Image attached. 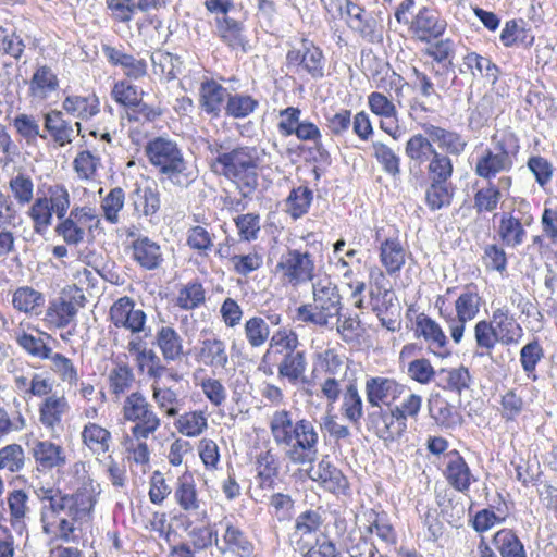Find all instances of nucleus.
I'll list each match as a JSON object with an SVG mask.
<instances>
[{
	"instance_id": "obj_1",
	"label": "nucleus",
	"mask_w": 557,
	"mask_h": 557,
	"mask_svg": "<svg viewBox=\"0 0 557 557\" xmlns=\"http://www.w3.org/2000/svg\"><path fill=\"white\" fill-rule=\"evenodd\" d=\"M273 442L293 465L304 466L317 460L320 430L313 420L296 418L287 409H276L269 419Z\"/></svg>"
},
{
	"instance_id": "obj_2",
	"label": "nucleus",
	"mask_w": 557,
	"mask_h": 557,
	"mask_svg": "<svg viewBox=\"0 0 557 557\" xmlns=\"http://www.w3.org/2000/svg\"><path fill=\"white\" fill-rule=\"evenodd\" d=\"M211 170L232 182L243 198H250L259 185L261 157L253 146L228 147L214 143L208 147Z\"/></svg>"
},
{
	"instance_id": "obj_3",
	"label": "nucleus",
	"mask_w": 557,
	"mask_h": 557,
	"mask_svg": "<svg viewBox=\"0 0 557 557\" xmlns=\"http://www.w3.org/2000/svg\"><path fill=\"white\" fill-rule=\"evenodd\" d=\"M99 486L84 483L74 493V498L59 506L60 509L41 511L40 521L45 534L55 540L70 542L74 539L75 523L89 522L97 504Z\"/></svg>"
},
{
	"instance_id": "obj_4",
	"label": "nucleus",
	"mask_w": 557,
	"mask_h": 557,
	"mask_svg": "<svg viewBox=\"0 0 557 557\" xmlns=\"http://www.w3.org/2000/svg\"><path fill=\"white\" fill-rule=\"evenodd\" d=\"M145 153L161 180L173 186L188 188L199 175L195 162L187 160L178 144L169 137L158 136L145 146Z\"/></svg>"
},
{
	"instance_id": "obj_5",
	"label": "nucleus",
	"mask_w": 557,
	"mask_h": 557,
	"mask_svg": "<svg viewBox=\"0 0 557 557\" xmlns=\"http://www.w3.org/2000/svg\"><path fill=\"white\" fill-rule=\"evenodd\" d=\"M519 150V139L513 133L494 134L491 146L476 157L475 175L492 182L498 174L510 172Z\"/></svg>"
},
{
	"instance_id": "obj_6",
	"label": "nucleus",
	"mask_w": 557,
	"mask_h": 557,
	"mask_svg": "<svg viewBox=\"0 0 557 557\" xmlns=\"http://www.w3.org/2000/svg\"><path fill=\"white\" fill-rule=\"evenodd\" d=\"M312 294L313 304L298 307L296 319L307 324L327 327L343 308L338 287L330 277H319L312 283Z\"/></svg>"
},
{
	"instance_id": "obj_7",
	"label": "nucleus",
	"mask_w": 557,
	"mask_h": 557,
	"mask_svg": "<svg viewBox=\"0 0 557 557\" xmlns=\"http://www.w3.org/2000/svg\"><path fill=\"white\" fill-rule=\"evenodd\" d=\"M438 314L445 322L451 339L459 344L463 338L466 323L476 318L480 312L481 297L478 292L467 287L455 300V310L449 308L444 296L435 301Z\"/></svg>"
},
{
	"instance_id": "obj_8",
	"label": "nucleus",
	"mask_w": 557,
	"mask_h": 557,
	"mask_svg": "<svg viewBox=\"0 0 557 557\" xmlns=\"http://www.w3.org/2000/svg\"><path fill=\"white\" fill-rule=\"evenodd\" d=\"M121 413L124 421L133 423L131 431L156 433L161 426V419L152 404L140 392H133L125 397Z\"/></svg>"
},
{
	"instance_id": "obj_9",
	"label": "nucleus",
	"mask_w": 557,
	"mask_h": 557,
	"mask_svg": "<svg viewBox=\"0 0 557 557\" xmlns=\"http://www.w3.org/2000/svg\"><path fill=\"white\" fill-rule=\"evenodd\" d=\"M534 221L530 212V205L521 201L510 212H504L499 220L498 236L507 247L516 248L524 242L527 227Z\"/></svg>"
},
{
	"instance_id": "obj_10",
	"label": "nucleus",
	"mask_w": 557,
	"mask_h": 557,
	"mask_svg": "<svg viewBox=\"0 0 557 557\" xmlns=\"http://www.w3.org/2000/svg\"><path fill=\"white\" fill-rule=\"evenodd\" d=\"M367 428L384 442H394L407 431V423L392 406L373 408L367 416Z\"/></svg>"
},
{
	"instance_id": "obj_11",
	"label": "nucleus",
	"mask_w": 557,
	"mask_h": 557,
	"mask_svg": "<svg viewBox=\"0 0 557 557\" xmlns=\"http://www.w3.org/2000/svg\"><path fill=\"white\" fill-rule=\"evenodd\" d=\"M408 391V386L388 376H370L364 384L367 403L372 408L392 406Z\"/></svg>"
},
{
	"instance_id": "obj_12",
	"label": "nucleus",
	"mask_w": 557,
	"mask_h": 557,
	"mask_svg": "<svg viewBox=\"0 0 557 557\" xmlns=\"http://www.w3.org/2000/svg\"><path fill=\"white\" fill-rule=\"evenodd\" d=\"M276 269L288 284L297 286L313 278L314 261L309 252L294 249L282 256Z\"/></svg>"
},
{
	"instance_id": "obj_13",
	"label": "nucleus",
	"mask_w": 557,
	"mask_h": 557,
	"mask_svg": "<svg viewBox=\"0 0 557 557\" xmlns=\"http://www.w3.org/2000/svg\"><path fill=\"white\" fill-rule=\"evenodd\" d=\"M455 79L456 76L453 78L451 83L448 84L446 71L436 69L432 62H425L423 70L412 67V88L425 99L432 97L441 99L438 90L447 91Z\"/></svg>"
},
{
	"instance_id": "obj_14",
	"label": "nucleus",
	"mask_w": 557,
	"mask_h": 557,
	"mask_svg": "<svg viewBox=\"0 0 557 557\" xmlns=\"http://www.w3.org/2000/svg\"><path fill=\"white\" fill-rule=\"evenodd\" d=\"M109 317L114 326L125 329L133 335L145 332L147 315L141 309L135 308V301L128 296L113 302Z\"/></svg>"
},
{
	"instance_id": "obj_15",
	"label": "nucleus",
	"mask_w": 557,
	"mask_h": 557,
	"mask_svg": "<svg viewBox=\"0 0 557 557\" xmlns=\"http://www.w3.org/2000/svg\"><path fill=\"white\" fill-rule=\"evenodd\" d=\"M29 454L34 458L36 469L41 472L60 470L67 463L65 448L50 440H34L29 444Z\"/></svg>"
},
{
	"instance_id": "obj_16",
	"label": "nucleus",
	"mask_w": 557,
	"mask_h": 557,
	"mask_svg": "<svg viewBox=\"0 0 557 557\" xmlns=\"http://www.w3.org/2000/svg\"><path fill=\"white\" fill-rule=\"evenodd\" d=\"M288 66H296L298 71H305L313 78L324 75V57L320 48L304 39L301 47L289 50L286 55Z\"/></svg>"
},
{
	"instance_id": "obj_17",
	"label": "nucleus",
	"mask_w": 557,
	"mask_h": 557,
	"mask_svg": "<svg viewBox=\"0 0 557 557\" xmlns=\"http://www.w3.org/2000/svg\"><path fill=\"white\" fill-rule=\"evenodd\" d=\"M42 119L44 129L59 147L72 144L75 136L82 131V123L79 121L72 123L65 120L62 110H50L44 113Z\"/></svg>"
},
{
	"instance_id": "obj_18",
	"label": "nucleus",
	"mask_w": 557,
	"mask_h": 557,
	"mask_svg": "<svg viewBox=\"0 0 557 557\" xmlns=\"http://www.w3.org/2000/svg\"><path fill=\"white\" fill-rule=\"evenodd\" d=\"M308 476L329 492L335 494H346L349 484L346 476L337 469L330 460L329 457H323L318 465L309 463Z\"/></svg>"
},
{
	"instance_id": "obj_19",
	"label": "nucleus",
	"mask_w": 557,
	"mask_h": 557,
	"mask_svg": "<svg viewBox=\"0 0 557 557\" xmlns=\"http://www.w3.org/2000/svg\"><path fill=\"white\" fill-rule=\"evenodd\" d=\"M422 129L424 134L437 145V148L442 150L441 152L450 158L461 156L467 149V137L456 131L431 123L423 124Z\"/></svg>"
},
{
	"instance_id": "obj_20",
	"label": "nucleus",
	"mask_w": 557,
	"mask_h": 557,
	"mask_svg": "<svg viewBox=\"0 0 557 557\" xmlns=\"http://www.w3.org/2000/svg\"><path fill=\"white\" fill-rule=\"evenodd\" d=\"M384 228L376 230L375 240L380 242V261L386 273L394 275L398 273L406 262V250L398 237L388 236L383 238Z\"/></svg>"
},
{
	"instance_id": "obj_21",
	"label": "nucleus",
	"mask_w": 557,
	"mask_h": 557,
	"mask_svg": "<svg viewBox=\"0 0 557 557\" xmlns=\"http://www.w3.org/2000/svg\"><path fill=\"white\" fill-rule=\"evenodd\" d=\"M57 73L48 64L37 63L28 82V96L34 101H45L59 89Z\"/></svg>"
},
{
	"instance_id": "obj_22",
	"label": "nucleus",
	"mask_w": 557,
	"mask_h": 557,
	"mask_svg": "<svg viewBox=\"0 0 557 557\" xmlns=\"http://www.w3.org/2000/svg\"><path fill=\"white\" fill-rule=\"evenodd\" d=\"M370 301L373 312L381 324L388 331L395 332L399 329L398 317L400 307L393 290H384L382 294L370 293Z\"/></svg>"
},
{
	"instance_id": "obj_23",
	"label": "nucleus",
	"mask_w": 557,
	"mask_h": 557,
	"mask_svg": "<svg viewBox=\"0 0 557 557\" xmlns=\"http://www.w3.org/2000/svg\"><path fill=\"white\" fill-rule=\"evenodd\" d=\"M444 476L448 484L460 493H467L474 481L473 474L457 450L449 451L446 456Z\"/></svg>"
},
{
	"instance_id": "obj_24",
	"label": "nucleus",
	"mask_w": 557,
	"mask_h": 557,
	"mask_svg": "<svg viewBox=\"0 0 557 557\" xmlns=\"http://www.w3.org/2000/svg\"><path fill=\"white\" fill-rule=\"evenodd\" d=\"M129 200L137 218L150 219L161 207V193L156 184L139 186L129 195Z\"/></svg>"
},
{
	"instance_id": "obj_25",
	"label": "nucleus",
	"mask_w": 557,
	"mask_h": 557,
	"mask_svg": "<svg viewBox=\"0 0 557 557\" xmlns=\"http://www.w3.org/2000/svg\"><path fill=\"white\" fill-rule=\"evenodd\" d=\"M132 259L145 270L158 269L163 262L160 245L148 236L139 235L131 246Z\"/></svg>"
},
{
	"instance_id": "obj_26",
	"label": "nucleus",
	"mask_w": 557,
	"mask_h": 557,
	"mask_svg": "<svg viewBox=\"0 0 557 557\" xmlns=\"http://www.w3.org/2000/svg\"><path fill=\"white\" fill-rule=\"evenodd\" d=\"M488 322L500 337L503 345L517 344L522 336L521 326L506 305L495 308Z\"/></svg>"
},
{
	"instance_id": "obj_27",
	"label": "nucleus",
	"mask_w": 557,
	"mask_h": 557,
	"mask_svg": "<svg viewBox=\"0 0 557 557\" xmlns=\"http://www.w3.org/2000/svg\"><path fill=\"white\" fill-rule=\"evenodd\" d=\"M446 28V22L434 10L421 9L411 22V32L421 41L430 42L440 37Z\"/></svg>"
},
{
	"instance_id": "obj_28",
	"label": "nucleus",
	"mask_w": 557,
	"mask_h": 557,
	"mask_svg": "<svg viewBox=\"0 0 557 557\" xmlns=\"http://www.w3.org/2000/svg\"><path fill=\"white\" fill-rule=\"evenodd\" d=\"M5 504L9 510L10 528L22 534L26 530V519L30 512L29 496L22 488H14L7 494Z\"/></svg>"
},
{
	"instance_id": "obj_29",
	"label": "nucleus",
	"mask_w": 557,
	"mask_h": 557,
	"mask_svg": "<svg viewBox=\"0 0 557 557\" xmlns=\"http://www.w3.org/2000/svg\"><path fill=\"white\" fill-rule=\"evenodd\" d=\"M62 111L74 119L89 121L100 112V101L95 94L67 95L61 103Z\"/></svg>"
},
{
	"instance_id": "obj_30",
	"label": "nucleus",
	"mask_w": 557,
	"mask_h": 557,
	"mask_svg": "<svg viewBox=\"0 0 557 557\" xmlns=\"http://www.w3.org/2000/svg\"><path fill=\"white\" fill-rule=\"evenodd\" d=\"M79 307H83V304H79ZM77 311V302L72 298L61 296L50 301L44 321L49 327L63 329L74 320Z\"/></svg>"
},
{
	"instance_id": "obj_31",
	"label": "nucleus",
	"mask_w": 557,
	"mask_h": 557,
	"mask_svg": "<svg viewBox=\"0 0 557 557\" xmlns=\"http://www.w3.org/2000/svg\"><path fill=\"white\" fill-rule=\"evenodd\" d=\"M103 52L108 61L120 66L125 76L131 79H140L147 74V62L145 59L136 58L115 47L106 46Z\"/></svg>"
},
{
	"instance_id": "obj_32",
	"label": "nucleus",
	"mask_w": 557,
	"mask_h": 557,
	"mask_svg": "<svg viewBox=\"0 0 557 557\" xmlns=\"http://www.w3.org/2000/svg\"><path fill=\"white\" fill-rule=\"evenodd\" d=\"M224 525V533L222 540H219L218 549L222 554L228 552H237L244 555H251L253 550L252 543L246 537L245 533L236 527L228 517H224L220 521Z\"/></svg>"
},
{
	"instance_id": "obj_33",
	"label": "nucleus",
	"mask_w": 557,
	"mask_h": 557,
	"mask_svg": "<svg viewBox=\"0 0 557 557\" xmlns=\"http://www.w3.org/2000/svg\"><path fill=\"white\" fill-rule=\"evenodd\" d=\"M153 345L159 348L163 360L166 362L178 361L184 355L183 338L177 331L170 325H162L157 330Z\"/></svg>"
},
{
	"instance_id": "obj_34",
	"label": "nucleus",
	"mask_w": 557,
	"mask_h": 557,
	"mask_svg": "<svg viewBox=\"0 0 557 557\" xmlns=\"http://www.w3.org/2000/svg\"><path fill=\"white\" fill-rule=\"evenodd\" d=\"M215 28L219 38L232 50L247 51L248 40L244 34L243 23L230 16H221L215 18Z\"/></svg>"
},
{
	"instance_id": "obj_35",
	"label": "nucleus",
	"mask_w": 557,
	"mask_h": 557,
	"mask_svg": "<svg viewBox=\"0 0 557 557\" xmlns=\"http://www.w3.org/2000/svg\"><path fill=\"white\" fill-rule=\"evenodd\" d=\"M307 364L305 351L297 349L280 358L277 374L293 385L305 383Z\"/></svg>"
},
{
	"instance_id": "obj_36",
	"label": "nucleus",
	"mask_w": 557,
	"mask_h": 557,
	"mask_svg": "<svg viewBox=\"0 0 557 557\" xmlns=\"http://www.w3.org/2000/svg\"><path fill=\"white\" fill-rule=\"evenodd\" d=\"M199 96V104L202 111L211 117H218L230 94L226 88L215 81H206L201 83Z\"/></svg>"
},
{
	"instance_id": "obj_37",
	"label": "nucleus",
	"mask_w": 557,
	"mask_h": 557,
	"mask_svg": "<svg viewBox=\"0 0 557 557\" xmlns=\"http://www.w3.org/2000/svg\"><path fill=\"white\" fill-rule=\"evenodd\" d=\"M81 440L83 445L95 455L109 453L113 442L111 432L96 422H87L83 426Z\"/></svg>"
},
{
	"instance_id": "obj_38",
	"label": "nucleus",
	"mask_w": 557,
	"mask_h": 557,
	"mask_svg": "<svg viewBox=\"0 0 557 557\" xmlns=\"http://www.w3.org/2000/svg\"><path fill=\"white\" fill-rule=\"evenodd\" d=\"M198 361L212 369H225L228 363V354L224 341L212 337L200 342Z\"/></svg>"
},
{
	"instance_id": "obj_39",
	"label": "nucleus",
	"mask_w": 557,
	"mask_h": 557,
	"mask_svg": "<svg viewBox=\"0 0 557 557\" xmlns=\"http://www.w3.org/2000/svg\"><path fill=\"white\" fill-rule=\"evenodd\" d=\"M300 346L298 335L295 331L282 327L273 333L269 342L263 360H277L289 352L297 350Z\"/></svg>"
},
{
	"instance_id": "obj_40",
	"label": "nucleus",
	"mask_w": 557,
	"mask_h": 557,
	"mask_svg": "<svg viewBox=\"0 0 557 557\" xmlns=\"http://www.w3.org/2000/svg\"><path fill=\"white\" fill-rule=\"evenodd\" d=\"M46 198L47 205L58 219H63L71 207V197L67 187L62 183L42 184L37 191Z\"/></svg>"
},
{
	"instance_id": "obj_41",
	"label": "nucleus",
	"mask_w": 557,
	"mask_h": 557,
	"mask_svg": "<svg viewBox=\"0 0 557 557\" xmlns=\"http://www.w3.org/2000/svg\"><path fill=\"white\" fill-rule=\"evenodd\" d=\"M256 479L259 487L272 490L280 472V462L277 456L272 449L260 451L256 457Z\"/></svg>"
},
{
	"instance_id": "obj_42",
	"label": "nucleus",
	"mask_w": 557,
	"mask_h": 557,
	"mask_svg": "<svg viewBox=\"0 0 557 557\" xmlns=\"http://www.w3.org/2000/svg\"><path fill=\"white\" fill-rule=\"evenodd\" d=\"M471 374L468 368L459 366L456 368L441 369L438 372L437 385L444 389L461 395L470 388Z\"/></svg>"
},
{
	"instance_id": "obj_43",
	"label": "nucleus",
	"mask_w": 557,
	"mask_h": 557,
	"mask_svg": "<svg viewBox=\"0 0 557 557\" xmlns=\"http://www.w3.org/2000/svg\"><path fill=\"white\" fill-rule=\"evenodd\" d=\"M154 433L129 431L123 440V446L128 454V459L137 465L148 466L150 461V449L148 438Z\"/></svg>"
},
{
	"instance_id": "obj_44",
	"label": "nucleus",
	"mask_w": 557,
	"mask_h": 557,
	"mask_svg": "<svg viewBox=\"0 0 557 557\" xmlns=\"http://www.w3.org/2000/svg\"><path fill=\"white\" fill-rule=\"evenodd\" d=\"M429 412L435 422L444 428H453L461 422V416L444 397L436 394L429 399Z\"/></svg>"
},
{
	"instance_id": "obj_45",
	"label": "nucleus",
	"mask_w": 557,
	"mask_h": 557,
	"mask_svg": "<svg viewBox=\"0 0 557 557\" xmlns=\"http://www.w3.org/2000/svg\"><path fill=\"white\" fill-rule=\"evenodd\" d=\"M152 71L160 78L169 82L181 73L182 61L178 55L158 50L150 55Z\"/></svg>"
},
{
	"instance_id": "obj_46",
	"label": "nucleus",
	"mask_w": 557,
	"mask_h": 557,
	"mask_svg": "<svg viewBox=\"0 0 557 557\" xmlns=\"http://www.w3.org/2000/svg\"><path fill=\"white\" fill-rule=\"evenodd\" d=\"M499 40L507 48L513 46L530 47L533 45L534 36L525 28L523 20H510L505 23Z\"/></svg>"
},
{
	"instance_id": "obj_47",
	"label": "nucleus",
	"mask_w": 557,
	"mask_h": 557,
	"mask_svg": "<svg viewBox=\"0 0 557 557\" xmlns=\"http://www.w3.org/2000/svg\"><path fill=\"white\" fill-rule=\"evenodd\" d=\"M69 409L63 396L52 395L45 399L39 409V420L47 429L53 430L62 421L63 414Z\"/></svg>"
},
{
	"instance_id": "obj_48",
	"label": "nucleus",
	"mask_w": 557,
	"mask_h": 557,
	"mask_svg": "<svg viewBox=\"0 0 557 557\" xmlns=\"http://www.w3.org/2000/svg\"><path fill=\"white\" fill-rule=\"evenodd\" d=\"M343 544L350 557H389L381 554L375 544L361 531L350 532Z\"/></svg>"
},
{
	"instance_id": "obj_49",
	"label": "nucleus",
	"mask_w": 557,
	"mask_h": 557,
	"mask_svg": "<svg viewBox=\"0 0 557 557\" xmlns=\"http://www.w3.org/2000/svg\"><path fill=\"white\" fill-rule=\"evenodd\" d=\"M492 542L500 557H527L522 542L511 529L497 531Z\"/></svg>"
},
{
	"instance_id": "obj_50",
	"label": "nucleus",
	"mask_w": 557,
	"mask_h": 557,
	"mask_svg": "<svg viewBox=\"0 0 557 557\" xmlns=\"http://www.w3.org/2000/svg\"><path fill=\"white\" fill-rule=\"evenodd\" d=\"M135 381L133 369L123 361L114 362L108 374L109 391L115 397L127 393Z\"/></svg>"
},
{
	"instance_id": "obj_51",
	"label": "nucleus",
	"mask_w": 557,
	"mask_h": 557,
	"mask_svg": "<svg viewBox=\"0 0 557 557\" xmlns=\"http://www.w3.org/2000/svg\"><path fill=\"white\" fill-rule=\"evenodd\" d=\"M341 410L344 417L354 424L359 423L363 417V401L355 380H349L345 385Z\"/></svg>"
},
{
	"instance_id": "obj_52",
	"label": "nucleus",
	"mask_w": 557,
	"mask_h": 557,
	"mask_svg": "<svg viewBox=\"0 0 557 557\" xmlns=\"http://www.w3.org/2000/svg\"><path fill=\"white\" fill-rule=\"evenodd\" d=\"M174 498L180 507L188 512H196L201 507V500L198 498L196 485L190 475L178 479Z\"/></svg>"
},
{
	"instance_id": "obj_53",
	"label": "nucleus",
	"mask_w": 557,
	"mask_h": 557,
	"mask_svg": "<svg viewBox=\"0 0 557 557\" xmlns=\"http://www.w3.org/2000/svg\"><path fill=\"white\" fill-rule=\"evenodd\" d=\"M433 144L425 134H414L407 140L405 153L410 161L420 165L429 161L434 152L437 151Z\"/></svg>"
},
{
	"instance_id": "obj_54",
	"label": "nucleus",
	"mask_w": 557,
	"mask_h": 557,
	"mask_svg": "<svg viewBox=\"0 0 557 557\" xmlns=\"http://www.w3.org/2000/svg\"><path fill=\"white\" fill-rule=\"evenodd\" d=\"M53 214V211L47 205L46 198H41L39 195H37L26 212V215L32 221L34 232L39 235H44L52 225Z\"/></svg>"
},
{
	"instance_id": "obj_55",
	"label": "nucleus",
	"mask_w": 557,
	"mask_h": 557,
	"mask_svg": "<svg viewBox=\"0 0 557 557\" xmlns=\"http://www.w3.org/2000/svg\"><path fill=\"white\" fill-rule=\"evenodd\" d=\"M454 196V187L450 182H430L425 189V203L432 211L450 206Z\"/></svg>"
},
{
	"instance_id": "obj_56",
	"label": "nucleus",
	"mask_w": 557,
	"mask_h": 557,
	"mask_svg": "<svg viewBox=\"0 0 557 557\" xmlns=\"http://www.w3.org/2000/svg\"><path fill=\"white\" fill-rule=\"evenodd\" d=\"M474 339L479 357L491 356L497 343H500V337L495 332L494 327L487 320H480L474 325Z\"/></svg>"
},
{
	"instance_id": "obj_57",
	"label": "nucleus",
	"mask_w": 557,
	"mask_h": 557,
	"mask_svg": "<svg viewBox=\"0 0 557 557\" xmlns=\"http://www.w3.org/2000/svg\"><path fill=\"white\" fill-rule=\"evenodd\" d=\"M206 300V290L202 284L195 280L183 285L176 295L175 306L183 310H194Z\"/></svg>"
},
{
	"instance_id": "obj_58",
	"label": "nucleus",
	"mask_w": 557,
	"mask_h": 557,
	"mask_svg": "<svg viewBox=\"0 0 557 557\" xmlns=\"http://www.w3.org/2000/svg\"><path fill=\"white\" fill-rule=\"evenodd\" d=\"M417 331L433 348L444 349L448 343L441 325L424 313L417 317Z\"/></svg>"
},
{
	"instance_id": "obj_59",
	"label": "nucleus",
	"mask_w": 557,
	"mask_h": 557,
	"mask_svg": "<svg viewBox=\"0 0 557 557\" xmlns=\"http://www.w3.org/2000/svg\"><path fill=\"white\" fill-rule=\"evenodd\" d=\"M463 64L471 72L473 77L478 75L487 78L491 83H496L499 75L498 66L491 59L470 52L465 55Z\"/></svg>"
},
{
	"instance_id": "obj_60",
	"label": "nucleus",
	"mask_w": 557,
	"mask_h": 557,
	"mask_svg": "<svg viewBox=\"0 0 557 557\" xmlns=\"http://www.w3.org/2000/svg\"><path fill=\"white\" fill-rule=\"evenodd\" d=\"M151 391L152 399L161 411L170 418L178 414L182 399L174 389L166 386H160L159 383H152Z\"/></svg>"
},
{
	"instance_id": "obj_61",
	"label": "nucleus",
	"mask_w": 557,
	"mask_h": 557,
	"mask_svg": "<svg viewBox=\"0 0 557 557\" xmlns=\"http://www.w3.org/2000/svg\"><path fill=\"white\" fill-rule=\"evenodd\" d=\"M13 307L18 311L26 313H36L40 311L45 304V297L41 293L32 287H18L12 299Z\"/></svg>"
},
{
	"instance_id": "obj_62",
	"label": "nucleus",
	"mask_w": 557,
	"mask_h": 557,
	"mask_svg": "<svg viewBox=\"0 0 557 557\" xmlns=\"http://www.w3.org/2000/svg\"><path fill=\"white\" fill-rule=\"evenodd\" d=\"M125 205V191L122 187L112 188L100 201L103 218L110 224L121 222V211Z\"/></svg>"
},
{
	"instance_id": "obj_63",
	"label": "nucleus",
	"mask_w": 557,
	"mask_h": 557,
	"mask_svg": "<svg viewBox=\"0 0 557 557\" xmlns=\"http://www.w3.org/2000/svg\"><path fill=\"white\" fill-rule=\"evenodd\" d=\"M312 200L313 193L307 186L293 188L285 201V210L294 220H297L308 212Z\"/></svg>"
},
{
	"instance_id": "obj_64",
	"label": "nucleus",
	"mask_w": 557,
	"mask_h": 557,
	"mask_svg": "<svg viewBox=\"0 0 557 557\" xmlns=\"http://www.w3.org/2000/svg\"><path fill=\"white\" fill-rule=\"evenodd\" d=\"M544 358V348L540 341L534 338L525 344L519 354V361L523 372L529 379L536 380V367Z\"/></svg>"
}]
</instances>
